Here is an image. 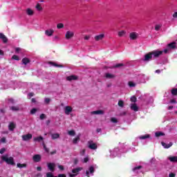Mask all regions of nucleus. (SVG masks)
<instances>
[{"instance_id":"obj_1","label":"nucleus","mask_w":177,"mask_h":177,"mask_svg":"<svg viewBox=\"0 0 177 177\" xmlns=\"http://www.w3.org/2000/svg\"><path fill=\"white\" fill-rule=\"evenodd\" d=\"M1 160H3V161H5L7 164H9L10 165H15V160L12 156L9 157L8 155H5L1 157Z\"/></svg>"},{"instance_id":"obj_2","label":"nucleus","mask_w":177,"mask_h":177,"mask_svg":"<svg viewBox=\"0 0 177 177\" xmlns=\"http://www.w3.org/2000/svg\"><path fill=\"white\" fill-rule=\"evenodd\" d=\"M96 168H97V165H96L90 166L86 171V176L87 177L93 176V174H95V169H96Z\"/></svg>"},{"instance_id":"obj_3","label":"nucleus","mask_w":177,"mask_h":177,"mask_svg":"<svg viewBox=\"0 0 177 177\" xmlns=\"http://www.w3.org/2000/svg\"><path fill=\"white\" fill-rule=\"evenodd\" d=\"M176 48V43L172 42L167 45V48L164 50V53H169L172 49H175Z\"/></svg>"},{"instance_id":"obj_4","label":"nucleus","mask_w":177,"mask_h":177,"mask_svg":"<svg viewBox=\"0 0 177 177\" xmlns=\"http://www.w3.org/2000/svg\"><path fill=\"white\" fill-rule=\"evenodd\" d=\"M82 171V167H77L72 170V174L68 173V175L70 177H75L77 175H78V174H80V171Z\"/></svg>"},{"instance_id":"obj_5","label":"nucleus","mask_w":177,"mask_h":177,"mask_svg":"<svg viewBox=\"0 0 177 177\" xmlns=\"http://www.w3.org/2000/svg\"><path fill=\"white\" fill-rule=\"evenodd\" d=\"M74 37V32L71 30L66 31L65 34V38L67 40L72 39Z\"/></svg>"},{"instance_id":"obj_6","label":"nucleus","mask_w":177,"mask_h":177,"mask_svg":"<svg viewBox=\"0 0 177 177\" xmlns=\"http://www.w3.org/2000/svg\"><path fill=\"white\" fill-rule=\"evenodd\" d=\"M151 53L152 54V56H153V57H159L160 56H161V55H162V53H164V50H156L151 52Z\"/></svg>"},{"instance_id":"obj_7","label":"nucleus","mask_w":177,"mask_h":177,"mask_svg":"<svg viewBox=\"0 0 177 177\" xmlns=\"http://www.w3.org/2000/svg\"><path fill=\"white\" fill-rule=\"evenodd\" d=\"M129 38L131 41H136L139 38V34L135 32H132L129 34Z\"/></svg>"},{"instance_id":"obj_8","label":"nucleus","mask_w":177,"mask_h":177,"mask_svg":"<svg viewBox=\"0 0 177 177\" xmlns=\"http://www.w3.org/2000/svg\"><path fill=\"white\" fill-rule=\"evenodd\" d=\"M64 111L66 115H70V113H73V107L70 106H66L64 108Z\"/></svg>"},{"instance_id":"obj_9","label":"nucleus","mask_w":177,"mask_h":177,"mask_svg":"<svg viewBox=\"0 0 177 177\" xmlns=\"http://www.w3.org/2000/svg\"><path fill=\"white\" fill-rule=\"evenodd\" d=\"M88 147L91 150H96V149H97V145H96V143L93 142V141H88Z\"/></svg>"},{"instance_id":"obj_10","label":"nucleus","mask_w":177,"mask_h":177,"mask_svg":"<svg viewBox=\"0 0 177 177\" xmlns=\"http://www.w3.org/2000/svg\"><path fill=\"white\" fill-rule=\"evenodd\" d=\"M16 129V122H10L8 124V131L13 132Z\"/></svg>"},{"instance_id":"obj_11","label":"nucleus","mask_w":177,"mask_h":177,"mask_svg":"<svg viewBox=\"0 0 177 177\" xmlns=\"http://www.w3.org/2000/svg\"><path fill=\"white\" fill-rule=\"evenodd\" d=\"M118 151H120L118 148H115L113 151H111V157L112 158H114V157H117V156H118Z\"/></svg>"},{"instance_id":"obj_12","label":"nucleus","mask_w":177,"mask_h":177,"mask_svg":"<svg viewBox=\"0 0 177 177\" xmlns=\"http://www.w3.org/2000/svg\"><path fill=\"white\" fill-rule=\"evenodd\" d=\"M47 167L51 172H55V167H56V165L55 163L48 162L47 163Z\"/></svg>"},{"instance_id":"obj_13","label":"nucleus","mask_w":177,"mask_h":177,"mask_svg":"<svg viewBox=\"0 0 177 177\" xmlns=\"http://www.w3.org/2000/svg\"><path fill=\"white\" fill-rule=\"evenodd\" d=\"M42 158V156H41V155L39 154H36L35 156H33L32 157V160L34 161V162H39V161H41Z\"/></svg>"},{"instance_id":"obj_14","label":"nucleus","mask_w":177,"mask_h":177,"mask_svg":"<svg viewBox=\"0 0 177 177\" xmlns=\"http://www.w3.org/2000/svg\"><path fill=\"white\" fill-rule=\"evenodd\" d=\"M30 139H32V135L30 133L22 136V140L24 142H27L28 140H30Z\"/></svg>"},{"instance_id":"obj_15","label":"nucleus","mask_w":177,"mask_h":177,"mask_svg":"<svg viewBox=\"0 0 177 177\" xmlns=\"http://www.w3.org/2000/svg\"><path fill=\"white\" fill-rule=\"evenodd\" d=\"M150 138H151L150 134H145L138 136V139H140V140H145L146 139H150Z\"/></svg>"},{"instance_id":"obj_16","label":"nucleus","mask_w":177,"mask_h":177,"mask_svg":"<svg viewBox=\"0 0 177 177\" xmlns=\"http://www.w3.org/2000/svg\"><path fill=\"white\" fill-rule=\"evenodd\" d=\"M53 32H55L53 29H47L45 31V34L47 37H52L53 35Z\"/></svg>"},{"instance_id":"obj_17","label":"nucleus","mask_w":177,"mask_h":177,"mask_svg":"<svg viewBox=\"0 0 177 177\" xmlns=\"http://www.w3.org/2000/svg\"><path fill=\"white\" fill-rule=\"evenodd\" d=\"M152 57H153V55L151 54V53L146 54L144 58V61L149 62V60H151Z\"/></svg>"},{"instance_id":"obj_18","label":"nucleus","mask_w":177,"mask_h":177,"mask_svg":"<svg viewBox=\"0 0 177 177\" xmlns=\"http://www.w3.org/2000/svg\"><path fill=\"white\" fill-rule=\"evenodd\" d=\"M104 38V34H100L94 37L95 41H102Z\"/></svg>"},{"instance_id":"obj_19","label":"nucleus","mask_w":177,"mask_h":177,"mask_svg":"<svg viewBox=\"0 0 177 177\" xmlns=\"http://www.w3.org/2000/svg\"><path fill=\"white\" fill-rule=\"evenodd\" d=\"M80 138H81V134L79 133V134L73 140V145H77V144L80 142Z\"/></svg>"},{"instance_id":"obj_20","label":"nucleus","mask_w":177,"mask_h":177,"mask_svg":"<svg viewBox=\"0 0 177 177\" xmlns=\"http://www.w3.org/2000/svg\"><path fill=\"white\" fill-rule=\"evenodd\" d=\"M26 13L28 16H34V10L31 8H27L26 10Z\"/></svg>"},{"instance_id":"obj_21","label":"nucleus","mask_w":177,"mask_h":177,"mask_svg":"<svg viewBox=\"0 0 177 177\" xmlns=\"http://www.w3.org/2000/svg\"><path fill=\"white\" fill-rule=\"evenodd\" d=\"M0 39L3 41V44H6L8 42V37H6L3 33H0Z\"/></svg>"},{"instance_id":"obj_22","label":"nucleus","mask_w":177,"mask_h":177,"mask_svg":"<svg viewBox=\"0 0 177 177\" xmlns=\"http://www.w3.org/2000/svg\"><path fill=\"white\" fill-rule=\"evenodd\" d=\"M77 80H78V77L75 75H71L66 77L67 81H75Z\"/></svg>"},{"instance_id":"obj_23","label":"nucleus","mask_w":177,"mask_h":177,"mask_svg":"<svg viewBox=\"0 0 177 177\" xmlns=\"http://www.w3.org/2000/svg\"><path fill=\"white\" fill-rule=\"evenodd\" d=\"M91 114L102 115L104 114V111H103L102 110L94 111L91 112Z\"/></svg>"},{"instance_id":"obj_24","label":"nucleus","mask_w":177,"mask_h":177,"mask_svg":"<svg viewBox=\"0 0 177 177\" xmlns=\"http://www.w3.org/2000/svg\"><path fill=\"white\" fill-rule=\"evenodd\" d=\"M130 108H131V110H133V111H138V110H139V107H138V105H136V104H135V103L131 104Z\"/></svg>"},{"instance_id":"obj_25","label":"nucleus","mask_w":177,"mask_h":177,"mask_svg":"<svg viewBox=\"0 0 177 177\" xmlns=\"http://www.w3.org/2000/svg\"><path fill=\"white\" fill-rule=\"evenodd\" d=\"M142 167L139 165V166H136L133 169V172H135L136 174H138V172H140L141 169H142Z\"/></svg>"},{"instance_id":"obj_26","label":"nucleus","mask_w":177,"mask_h":177,"mask_svg":"<svg viewBox=\"0 0 177 177\" xmlns=\"http://www.w3.org/2000/svg\"><path fill=\"white\" fill-rule=\"evenodd\" d=\"M162 146L164 147V149H169L173 145L172 142H169V144H167L165 142H162Z\"/></svg>"},{"instance_id":"obj_27","label":"nucleus","mask_w":177,"mask_h":177,"mask_svg":"<svg viewBox=\"0 0 177 177\" xmlns=\"http://www.w3.org/2000/svg\"><path fill=\"white\" fill-rule=\"evenodd\" d=\"M168 160H169L171 162H177V156H169Z\"/></svg>"},{"instance_id":"obj_28","label":"nucleus","mask_w":177,"mask_h":177,"mask_svg":"<svg viewBox=\"0 0 177 177\" xmlns=\"http://www.w3.org/2000/svg\"><path fill=\"white\" fill-rule=\"evenodd\" d=\"M105 77H106V78H108L109 80H111L113 78H115V75H114L113 74H111V73H106Z\"/></svg>"},{"instance_id":"obj_29","label":"nucleus","mask_w":177,"mask_h":177,"mask_svg":"<svg viewBox=\"0 0 177 177\" xmlns=\"http://www.w3.org/2000/svg\"><path fill=\"white\" fill-rule=\"evenodd\" d=\"M22 63L25 66H27V64H28V63H30V59L27 57H25L22 59Z\"/></svg>"},{"instance_id":"obj_30","label":"nucleus","mask_w":177,"mask_h":177,"mask_svg":"<svg viewBox=\"0 0 177 177\" xmlns=\"http://www.w3.org/2000/svg\"><path fill=\"white\" fill-rule=\"evenodd\" d=\"M165 134L162 131H157L155 133V136L156 138H160V136H164Z\"/></svg>"},{"instance_id":"obj_31","label":"nucleus","mask_w":177,"mask_h":177,"mask_svg":"<svg viewBox=\"0 0 177 177\" xmlns=\"http://www.w3.org/2000/svg\"><path fill=\"white\" fill-rule=\"evenodd\" d=\"M127 34L125 30H121L118 32V37H124Z\"/></svg>"},{"instance_id":"obj_32","label":"nucleus","mask_w":177,"mask_h":177,"mask_svg":"<svg viewBox=\"0 0 177 177\" xmlns=\"http://www.w3.org/2000/svg\"><path fill=\"white\" fill-rule=\"evenodd\" d=\"M51 138L52 139L55 140V139H59V138H60V135L59 133H53L51 135Z\"/></svg>"},{"instance_id":"obj_33","label":"nucleus","mask_w":177,"mask_h":177,"mask_svg":"<svg viewBox=\"0 0 177 177\" xmlns=\"http://www.w3.org/2000/svg\"><path fill=\"white\" fill-rule=\"evenodd\" d=\"M35 142H41V140H44V138L42 136H39L33 138Z\"/></svg>"},{"instance_id":"obj_34","label":"nucleus","mask_w":177,"mask_h":177,"mask_svg":"<svg viewBox=\"0 0 177 177\" xmlns=\"http://www.w3.org/2000/svg\"><path fill=\"white\" fill-rule=\"evenodd\" d=\"M68 135H69V136H75V131L74 130L68 131Z\"/></svg>"},{"instance_id":"obj_35","label":"nucleus","mask_w":177,"mask_h":177,"mask_svg":"<svg viewBox=\"0 0 177 177\" xmlns=\"http://www.w3.org/2000/svg\"><path fill=\"white\" fill-rule=\"evenodd\" d=\"M128 84L130 88H135L136 86V83L133 82H129Z\"/></svg>"},{"instance_id":"obj_36","label":"nucleus","mask_w":177,"mask_h":177,"mask_svg":"<svg viewBox=\"0 0 177 177\" xmlns=\"http://www.w3.org/2000/svg\"><path fill=\"white\" fill-rule=\"evenodd\" d=\"M149 164V165H154V164H156V159L154 158L150 159Z\"/></svg>"},{"instance_id":"obj_37","label":"nucleus","mask_w":177,"mask_h":177,"mask_svg":"<svg viewBox=\"0 0 177 177\" xmlns=\"http://www.w3.org/2000/svg\"><path fill=\"white\" fill-rule=\"evenodd\" d=\"M17 167L18 168H26V167H27V165L26 164H21V163H18L17 165Z\"/></svg>"},{"instance_id":"obj_38","label":"nucleus","mask_w":177,"mask_h":177,"mask_svg":"<svg viewBox=\"0 0 177 177\" xmlns=\"http://www.w3.org/2000/svg\"><path fill=\"white\" fill-rule=\"evenodd\" d=\"M35 8L39 12H41V10H42V6H41V4L39 3H37Z\"/></svg>"},{"instance_id":"obj_39","label":"nucleus","mask_w":177,"mask_h":177,"mask_svg":"<svg viewBox=\"0 0 177 177\" xmlns=\"http://www.w3.org/2000/svg\"><path fill=\"white\" fill-rule=\"evenodd\" d=\"M161 27H162V25H161V24H158L155 26V30L156 31H158V30H160L161 28Z\"/></svg>"},{"instance_id":"obj_40","label":"nucleus","mask_w":177,"mask_h":177,"mask_svg":"<svg viewBox=\"0 0 177 177\" xmlns=\"http://www.w3.org/2000/svg\"><path fill=\"white\" fill-rule=\"evenodd\" d=\"M171 16L174 20H177V11H174Z\"/></svg>"},{"instance_id":"obj_41","label":"nucleus","mask_w":177,"mask_h":177,"mask_svg":"<svg viewBox=\"0 0 177 177\" xmlns=\"http://www.w3.org/2000/svg\"><path fill=\"white\" fill-rule=\"evenodd\" d=\"M171 95H173V96H176V95H177V88H173L171 90Z\"/></svg>"},{"instance_id":"obj_42","label":"nucleus","mask_w":177,"mask_h":177,"mask_svg":"<svg viewBox=\"0 0 177 177\" xmlns=\"http://www.w3.org/2000/svg\"><path fill=\"white\" fill-rule=\"evenodd\" d=\"M49 64L54 66V67H63V65H59L53 62H49Z\"/></svg>"},{"instance_id":"obj_43","label":"nucleus","mask_w":177,"mask_h":177,"mask_svg":"<svg viewBox=\"0 0 177 177\" xmlns=\"http://www.w3.org/2000/svg\"><path fill=\"white\" fill-rule=\"evenodd\" d=\"M118 104L119 107H124V101L119 100Z\"/></svg>"},{"instance_id":"obj_44","label":"nucleus","mask_w":177,"mask_h":177,"mask_svg":"<svg viewBox=\"0 0 177 177\" xmlns=\"http://www.w3.org/2000/svg\"><path fill=\"white\" fill-rule=\"evenodd\" d=\"M111 122H113V124H117V122H118V120H117L116 118H111Z\"/></svg>"},{"instance_id":"obj_45","label":"nucleus","mask_w":177,"mask_h":177,"mask_svg":"<svg viewBox=\"0 0 177 177\" xmlns=\"http://www.w3.org/2000/svg\"><path fill=\"white\" fill-rule=\"evenodd\" d=\"M10 110H12V111H17L19 110V106H11Z\"/></svg>"},{"instance_id":"obj_46","label":"nucleus","mask_w":177,"mask_h":177,"mask_svg":"<svg viewBox=\"0 0 177 177\" xmlns=\"http://www.w3.org/2000/svg\"><path fill=\"white\" fill-rule=\"evenodd\" d=\"M88 161H89V157L86 156L85 157L83 160H82V162H88Z\"/></svg>"},{"instance_id":"obj_47","label":"nucleus","mask_w":177,"mask_h":177,"mask_svg":"<svg viewBox=\"0 0 177 177\" xmlns=\"http://www.w3.org/2000/svg\"><path fill=\"white\" fill-rule=\"evenodd\" d=\"M63 27H64V25L63 24H58L57 25V28L60 29V28H63Z\"/></svg>"},{"instance_id":"obj_48","label":"nucleus","mask_w":177,"mask_h":177,"mask_svg":"<svg viewBox=\"0 0 177 177\" xmlns=\"http://www.w3.org/2000/svg\"><path fill=\"white\" fill-rule=\"evenodd\" d=\"M46 176H47V177H57V176H53V174H52L51 172H48V173L46 174Z\"/></svg>"},{"instance_id":"obj_49","label":"nucleus","mask_w":177,"mask_h":177,"mask_svg":"<svg viewBox=\"0 0 177 177\" xmlns=\"http://www.w3.org/2000/svg\"><path fill=\"white\" fill-rule=\"evenodd\" d=\"M131 102H133V103H136V97L135 96L131 97Z\"/></svg>"},{"instance_id":"obj_50","label":"nucleus","mask_w":177,"mask_h":177,"mask_svg":"<svg viewBox=\"0 0 177 177\" xmlns=\"http://www.w3.org/2000/svg\"><path fill=\"white\" fill-rule=\"evenodd\" d=\"M12 59H13L14 60H20V58L17 55H13Z\"/></svg>"},{"instance_id":"obj_51","label":"nucleus","mask_w":177,"mask_h":177,"mask_svg":"<svg viewBox=\"0 0 177 177\" xmlns=\"http://www.w3.org/2000/svg\"><path fill=\"white\" fill-rule=\"evenodd\" d=\"M1 143H6V138L5 137H3L1 140H0Z\"/></svg>"},{"instance_id":"obj_52","label":"nucleus","mask_w":177,"mask_h":177,"mask_svg":"<svg viewBox=\"0 0 177 177\" xmlns=\"http://www.w3.org/2000/svg\"><path fill=\"white\" fill-rule=\"evenodd\" d=\"M44 102L47 104H49V103H50V98H45Z\"/></svg>"},{"instance_id":"obj_53","label":"nucleus","mask_w":177,"mask_h":177,"mask_svg":"<svg viewBox=\"0 0 177 177\" xmlns=\"http://www.w3.org/2000/svg\"><path fill=\"white\" fill-rule=\"evenodd\" d=\"M85 151H86L85 149H81L80 150L81 156H84L85 155Z\"/></svg>"},{"instance_id":"obj_54","label":"nucleus","mask_w":177,"mask_h":177,"mask_svg":"<svg viewBox=\"0 0 177 177\" xmlns=\"http://www.w3.org/2000/svg\"><path fill=\"white\" fill-rule=\"evenodd\" d=\"M5 151H6V149L2 148L1 149H0V154H3Z\"/></svg>"},{"instance_id":"obj_55","label":"nucleus","mask_w":177,"mask_h":177,"mask_svg":"<svg viewBox=\"0 0 177 177\" xmlns=\"http://www.w3.org/2000/svg\"><path fill=\"white\" fill-rule=\"evenodd\" d=\"M30 113L32 114H35V113H37V109H32L31 111H30Z\"/></svg>"},{"instance_id":"obj_56","label":"nucleus","mask_w":177,"mask_h":177,"mask_svg":"<svg viewBox=\"0 0 177 177\" xmlns=\"http://www.w3.org/2000/svg\"><path fill=\"white\" fill-rule=\"evenodd\" d=\"M90 38H91V36H89V35H86V36H84V39H85L86 41H88V39H90Z\"/></svg>"},{"instance_id":"obj_57","label":"nucleus","mask_w":177,"mask_h":177,"mask_svg":"<svg viewBox=\"0 0 177 177\" xmlns=\"http://www.w3.org/2000/svg\"><path fill=\"white\" fill-rule=\"evenodd\" d=\"M44 149L45 151H46V153H49V149H48L46 147V146L44 145Z\"/></svg>"},{"instance_id":"obj_58","label":"nucleus","mask_w":177,"mask_h":177,"mask_svg":"<svg viewBox=\"0 0 177 177\" xmlns=\"http://www.w3.org/2000/svg\"><path fill=\"white\" fill-rule=\"evenodd\" d=\"M121 66H122V64H116V65H115V68H118V67H121Z\"/></svg>"},{"instance_id":"obj_59","label":"nucleus","mask_w":177,"mask_h":177,"mask_svg":"<svg viewBox=\"0 0 177 177\" xmlns=\"http://www.w3.org/2000/svg\"><path fill=\"white\" fill-rule=\"evenodd\" d=\"M175 176H176V174H174V173H170V174H169V177H175Z\"/></svg>"},{"instance_id":"obj_60","label":"nucleus","mask_w":177,"mask_h":177,"mask_svg":"<svg viewBox=\"0 0 177 177\" xmlns=\"http://www.w3.org/2000/svg\"><path fill=\"white\" fill-rule=\"evenodd\" d=\"M58 168L61 170L63 171L64 169V167L62 165H59Z\"/></svg>"},{"instance_id":"obj_61","label":"nucleus","mask_w":177,"mask_h":177,"mask_svg":"<svg viewBox=\"0 0 177 177\" xmlns=\"http://www.w3.org/2000/svg\"><path fill=\"white\" fill-rule=\"evenodd\" d=\"M45 118V114H41L40 115V120H44Z\"/></svg>"},{"instance_id":"obj_62","label":"nucleus","mask_w":177,"mask_h":177,"mask_svg":"<svg viewBox=\"0 0 177 177\" xmlns=\"http://www.w3.org/2000/svg\"><path fill=\"white\" fill-rule=\"evenodd\" d=\"M170 103L176 104V100H171Z\"/></svg>"},{"instance_id":"obj_63","label":"nucleus","mask_w":177,"mask_h":177,"mask_svg":"<svg viewBox=\"0 0 177 177\" xmlns=\"http://www.w3.org/2000/svg\"><path fill=\"white\" fill-rule=\"evenodd\" d=\"M37 171H42V167H37Z\"/></svg>"},{"instance_id":"obj_64","label":"nucleus","mask_w":177,"mask_h":177,"mask_svg":"<svg viewBox=\"0 0 177 177\" xmlns=\"http://www.w3.org/2000/svg\"><path fill=\"white\" fill-rule=\"evenodd\" d=\"M57 177H66L65 174H59Z\"/></svg>"}]
</instances>
